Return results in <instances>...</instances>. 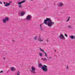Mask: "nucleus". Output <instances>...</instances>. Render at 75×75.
I'll return each instance as SVG.
<instances>
[{
  "instance_id": "nucleus-1",
  "label": "nucleus",
  "mask_w": 75,
  "mask_h": 75,
  "mask_svg": "<svg viewBox=\"0 0 75 75\" xmlns=\"http://www.w3.org/2000/svg\"><path fill=\"white\" fill-rule=\"evenodd\" d=\"M43 24H45L46 25H47L49 27H51L52 26L53 24H55V23L52 22V20L51 19L46 18V19L44 20Z\"/></svg>"
},
{
  "instance_id": "nucleus-2",
  "label": "nucleus",
  "mask_w": 75,
  "mask_h": 75,
  "mask_svg": "<svg viewBox=\"0 0 75 75\" xmlns=\"http://www.w3.org/2000/svg\"><path fill=\"white\" fill-rule=\"evenodd\" d=\"M47 58H48V59H47L46 58H43L42 57L41 58V59L42 61H47V60L49 61H51L50 59H52V57H48L47 56Z\"/></svg>"
},
{
  "instance_id": "nucleus-3",
  "label": "nucleus",
  "mask_w": 75,
  "mask_h": 75,
  "mask_svg": "<svg viewBox=\"0 0 75 75\" xmlns=\"http://www.w3.org/2000/svg\"><path fill=\"white\" fill-rule=\"evenodd\" d=\"M42 69L43 71L47 72L48 71V68H47V66L45 65H44L42 67Z\"/></svg>"
},
{
  "instance_id": "nucleus-4",
  "label": "nucleus",
  "mask_w": 75,
  "mask_h": 75,
  "mask_svg": "<svg viewBox=\"0 0 75 75\" xmlns=\"http://www.w3.org/2000/svg\"><path fill=\"white\" fill-rule=\"evenodd\" d=\"M35 68L34 67H31V69H30V72L33 74H35Z\"/></svg>"
},
{
  "instance_id": "nucleus-5",
  "label": "nucleus",
  "mask_w": 75,
  "mask_h": 75,
  "mask_svg": "<svg viewBox=\"0 0 75 75\" xmlns=\"http://www.w3.org/2000/svg\"><path fill=\"white\" fill-rule=\"evenodd\" d=\"M9 21V18L7 17H6L4 18L2 20V21L3 23H6L7 21Z\"/></svg>"
},
{
  "instance_id": "nucleus-6",
  "label": "nucleus",
  "mask_w": 75,
  "mask_h": 75,
  "mask_svg": "<svg viewBox=\"0 0 75 75\" xmlns=\"http://www.w3.org/2000/svg\"><path fill=\"white\" fill-rule=\"evenodd\" d=\"M25 0H23L21 2H18V4L19 5V7L20 8H21L22 6L21 4L23 3H25Z\"/></svg>"
},
{
  "instance_id": "nucleus-7",
  "label": "nucleus",
  "mask_w": 75,
  "mask_h": 75,
  "mask_svg": "<svg viewBox=\"0 0 75 75\" xmlns=\"http://www.w3.org/2000/svg\"><path fill=\"white\" fill-rule=\"evenodd\" d=\"M31 18H32V16L30 15H28L26 17L27 20H30Z\"/></svg>"
},
{
  "instance_id": "nucleus-8",
  "label": "nucleus",
  "mask_w": 75,
  "mask_h": 75,
  "mask_svg": "<svg viewBox=\"0 0 75 75\" xmlns=\"http://www.w3.org/2000/svg\"><path fill=\"white\" fill-rule=\"evenodd\" d=\"M59 38L61 40H65V38L64 36H63V35L62 34H60L59 36Z\"/></svg>"
},
{
  "instance_id": "nucleus-9",
  "label": "nucleus",
  "mask_w": 75,
  "mask_h": 75,
  "mask_svg": "<svg viewBox=\"0 0 75 75\" xmlns=\"http://www.w3.org/2000/svg\"><path fill=\"white\" fill-rule=\"evenodd\" d=\"M40 50L41 51H42V52H44L45 53V57H48V55H47V53L45 52L44 51V50L42 49L41 48H40Z\"/></svg>"
},
{
  "instance_id": "nucleus-10",
  "label": "nucleus",
  "mask_w": 75,
  "mask_h": 75,
  "mask_svg": "<svg viewBox=\"0 0 75 75\" xmlns=\"http://www.w3.org/2000/svg\"><path fill=\"white\" fill-rule=\"evenodd\" d=\"M38 40L40 42H42L44 40V39H42L41 38L39 37L38 38Z\"/></svg>"
},
{
  "instance_id": "nucleus-11",
  "label": "nucleus",
  "mask_w": 75,
  "mask_h": 75,
  "mask_svg": "<svg viewBox=\"0 0 75 75\" xmlns=\"http://www.w3.org/2000/svg\"><path fill=\"white\" fill-rule=\"evenodd\" d=\"M58 5L60 7H62L64 6V4H63V3H59Z\"/></svg>"
},
{
  "instance_id": "nucleus-12",
  "label": "nucleus",
  "mask_w": 75,
  "mask_h": 75,
  "mask_svg": "<svg viewBox=\"0 0 75 75\" xmlns=\"http://www.w3.org/2000/svg\"><path fill=\"white\" fill-rule=\"evenodd\" d=\"M11 71H16V68H15L13 67H11Z\"/></svg>"
},
{
  "instance_id": "nucleus-13",
  "label": "nucleus",
  "mask_w": 75,
  "mask_h": 75,
  "mask_svg": "<svg viewBox=\"0 0 75 75\" xmlns=\"http://www.w3.org/2000/svg\"><path fill=\"white\" fill-rule=\"evenodd\" d=\"M6 4H5L4 5V6H6V7H7V6H10V3H6Z\"/></svg>"
},
{
  "instance_id": "nucleus-14",
  "label": "nucleus",
  "mask_w": 75,
  "mask_h": 75,
  "mask_svg": "<svg viewBox=\"0 0 75 75\" xmlns=\"http://www.w3.org/2000/svg\"><path fill=\"white\" fill-rule=\"evenodd\" d=\"M67 27L68 28H72V25H68Z\"/></svg>"
},
{
  "instance_id": "nucleus-15",
  "label": "nucleus",
  "mask_w": 75,
  "mask_h": 75,
  "mask_svg": "<svg viewBox=\"0 0 75 75\" xmlns=\"http://www.w3.org/2000/svg\"><path fill=\"white\" fill-rule=\"evenodd\" d=\"M24 14H25V13H24V12H21V16H24Z\"/></svg>"
},
{
  "instance_id": "nucleus-16",
  "label": "nucleus",
  "mask_w": 75,
  "mask_h": 75,
  "mask_svg": "<svg viewBox=\"0 0 75 75\" xmlns=\"http://www.w3.org/2000/svg\"><path fill=\"white\" fill-rule=\"evenodd\" d=\"M39 56L40 57H43V55L41 53H39Z\"/></svg>"
},
{
  "instance_id": "nucleus-17",
  "label": "nucleus",
  "mask_w": 75,
  "mask_h": 75,
  "mask_svg": "<svg viewBox=\"0 0 75 75\" xmlns=\"http://www.w3.org/2000/svg\"><path fill=\"white\" fill-rule=\"evenodd\" d=\"M70 18V17H69L68 20H67L66 21V22H68L69 21V19Z\"/></svg>"
},
{
  "instance_id": "nucleus-18",
  "label": "nucleus",
  "mask_w": 75,
  "mask_h": 75,
  "mask_svg": "<svg viewBox=\"0 0 75 75\" xmlns=\"http://www.w3.org/2000/svg\"><path fill=\"white\" fill-rule=\"evenodd\" d=\"M20 74V72L19 71H18V72H17V75H21Z\"/></svg>"
},
{
  "instance_id": "nucleus-19",
  "label": "nucleus",
  "mask_w": 75,
  "mask_h": 75,
  "mask_svg": "<svg viewBox=\"0 0 75 75\" xmlns=\"http://www.w3.org/2000/svg\"><path fill=\"white\" fill-rule=\"evenodd\" d=\"M37 36H35L34 38V39L35 40H37Z\"/></svg>"
},
{
  "instance_id": "nucleus-20",
  "label": "nucleus",
  "mask_w": 75,
  "mask_h": 75,
  "mask_svg": "<svg viewBox=\"0 0 75 75\" xmlns=\"http://www.w3.org/2000/svg\"><path fill=\"white\" fill-rule=\"evenodd\" d=\"M66 68L67 69H69V67H68V65L66 66Z\"/></svg>"
},
{
  "instance_id": "nucleus-21",
  "label": "nucleus",
  "mask_w": 75,
  "mask_h": 75,
  "mask_svg": "<svg viewBox=\"0 0 75 75\" xmlns=\"http://www.w3.org/2000/svg\"><path fill=\"white\" fill-rule=\"evenodd\" d=\"M42 24H41V25H40V28H42Z\"/></svg>"
},
{
  "instance_id": "nucleus-22",
  "label": "nucleus",
  "mask_w": 75,
  "mask_h": 75,
  "mask_svg": "<svg viewBox=\"0 0 75 75\" xmlns=\"http://www.w3.org/2000/svg\"><path fill=\"white\" fill-rule=\"evenodd\" d=\"M3 70H1L0 71V73H3Z\"/></svg>"
},
{
  "instance_id": "nucleus-23",
  "label": "nucleus",
  "mask_w": 75,
  "mask_h": 75,
  "mask_svg": "<svg viewBox=\"0 0 75 75\" xmlns=\"http://www.w3.org/2000/svg\"><path fill=\"white\" fill-rule=\"evenodd\" d=\"M46 41L47 42H49V41H48V39L46 40Z\"/></svg>"
},
{
  "instance_id": "nucleus-24",
  "label": "nucleus",
  "mask_w": 75,
  "mask_h": 75,
  "mask_svg": "<svg viewBox=\"0 0 75 75\" xmlns=\"http://www.w3.org/2000/svg\"><path fill=\"white\" fill-rule=\"evenodd\" d=\"M40 28L41 30H43V29L42 28Z\"/></svg>"
},
{
  "instance_id": "nucleus-25",
  "label": "nucleus",
  "mask_w": 75,
  "mask_h": 75,
  "mask_svg": "<svg viewBox=\"0 0 75 75\" xmlns=\"http://www.w3.org/2000/svg\"><path fill=\"white\" fill-rule=\"evenodd\" d=\"M39 67H41V64H40L39 65Z\"/></svg>"
},
{
  "instance_id": "nucleus-26",
  "label": "nucleus",
  "mask_w": 75,
  "mask_h": 75,
  "mask_svg": "<svg viewBox=\"0 0 75 75\" xmlns=\"http://www.w3.org/2000/svg\"><path fill=\"white\" fill-rule=\"evenodd\" d=\"M0 4H2L3 3H2V2L0 1Z\"/></svg>"
},
{
  "instance_id": "nucleus-27",
  "label": "nucleus",
  "mask_w": 75,
  "mask_h": 75,
  "mask_svg": "<svg viewBox=\"0 0 75 75\" xmlns=\"http://www.w3.org/2000/svg\"><path fill=\"white\" fill-rule=\"evenodd\" d=\"M12 42H15V40H13Z\"/></svg>"
},
{
  "instance_id": "nucleus-28",
  "label": "nucleus",
  "mask_w": 75,
  "mask_h": 75,
  "mask_svg": "<svg viewBox=\"0 0 75 75\" xmlns=\"http://www.w3.org/2000/svg\"><path fill=\"white\" fill-rule=\"evenodd\" d=\"M9 3H12V2H11V1H9Z\"/></svg>"
},
{
  "instance_id": "nucleus-29",
  "label": "nucleus",
  "mask_w": 75,
  "mask_h": 75,
  "mask_svg": "<svg viewBox=\"0 0 75 75\" xmlns=\"http://www.w3.org/2000/svg\"><path fill=\"white\" fill-rule=\"evenodd\" d=\"M4 4H6V2H3Z\"/></svg>"
},
{
  "instance_id": "nucleus-30",
  "label": "nucleus",
  "mask_w": 75,
  "mask_h": 75,
  "mask_svg": "<svg viewBox=\"0 0 75 75\" xmlns=\"http://www.w3.org/2000/svg\"><path fill=\"white\" fill-rule=\"evenodd\" d=\"M65 36H66V37H67V35H66V34H65Z\"/></svg>"
},
{
  "instance_id": "nucleus-31",
  "label": "nucleus",
  "mask_w": 75,
  "mask_h": 75,
  "mask_svg": "<svg viewBox=\"0 0 75 75\" xmlns=\"http://www.w3.org/2000/svg\"><path fill=\"white\" fill-rule=\"evenodd\" d=\"M3 59H6V58H5V57H3Z\"/></svg>"
},
{
  "instance_id": "nucleus-32",
  "label": "nucleus",
  "mask_w": 75,
  "mask_h": 75,
  "mask_svg": "<svg viewBox=\"0 0 75 75\" xmlns=\"http://www.w3.org/2000/svg\"><path fill=\"white\" fill-rule=\"evenodd\" d=\"M54 51L55 52H56V51H57V50H54Z\"/></svg>"
}]
</instances>
